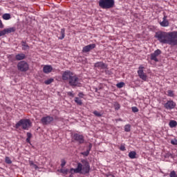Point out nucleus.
I'll list each match as a JSON object with an SVG mask.
<instances>
[{
	"mask_svg": "<svg viewBox=\"0 0 177 177\" xmlns=\"http://www.w3.org/2000/svg\"><path fill=\"white\" fill-rule=\"evenodd\" d=\"M94 66L97 68H99L100 70H104V68H107V65H106V64L102 62H96Z\"/></svg>",
	"mask_w": 177,
	"mask_h": 177,
	"instance_id": "obj_16",
	"label": "nucleus"
},
{
	"mask_svg": "<svg viewBox=\"0 0 177 177\" xmlns=\"http://www.w3.org/2000/svg\"><path fill=\"white\" fill-rule=\"evenodd\" d=\"M33 167H34L35 169H38V165L35 164V165H33Z\"/></svg>",
	"mask_w": 177,
	"mask_h": 177,
	"instance_id": "obj_47",
	"label": "nucleus"
},
{
	"mask_svg": "<svg viewBox=\"0 0 177 177\" xmlns=\"http://www.w3.org/2000/svg\"><path fill=\"white\" fill-rule=\"evenodd\" d=\"M70 86L73 88L75 86H81V82H80V78L76 75H73L69 81L68 82Z\"/></svg>",
	"mask_w": 177,
	"mask_h": 177,
	"instance_id": "obj_6",
	"label": "nucleus"
},
{
	"mask_svg": "<svg viewBox=\"0 0 177 177\" xmlns=\"http://www.w3.org/2000/svg\"><path fill=\"white\" fill-rule=\"evenodd\" d=\"M113 107H114L115 110L117 111L120 110V109H121V105H120V103H118V102H114Z\"/></svg>",
	"mask_w": 177,
	"mask_h": 177,
	"instance_id": "obj_25",
	"label": "nucleus"
},
{
	"mask_svg": "<svg viewBox=\"0 0 177 177\" xmlns=\"http://www.w3.org/2000/svg\"><path fill=\"white\" fill-rule=\"evenodd\" d=\"M22 50H28L30 49V46L27 44V42L22 41H21Z\"/></svg>",
	"mask_w": 177,
	"mask_h": 177,
	"instance_id": "obj_20",
	"label": "nucleus"
},
{
	"mask_svg": "<svg viewBox=\"0 0 177 177\" xmlns=\"http://www.w3.org/2000/svg\"><path fill=\"white\" fill-rule=\"evenodd\" d=\"M3 30L0 31V37H3Z\"/></svg>",
	"mask_w": 177,
	"mask_h": 177,
	"instance_id": "obj_48",
	"label": "nucleus"
},
{
	"mask_svg": "<svg viewBox=\"0 0 177 177\" xmlns=\"http://www.w3.org/2000/svg\"><path fill=\"white\" fill-rule=\"evenodd\" d=\"M59 172H61V174H64L65 175H67V174H68V169H61L59 170Z\"/></svg>",
	"mask_w": 177,
	"mask_h": 177,
	"instance_id": "obj_32",
	"label": "nucleus"
},
{
	"mask_svg": "<svg viewBox=\"0 0 177 177\" xmlns=\"http://www.w3.org/2000/svg\"><path fill=\"white\" fill-rule=\"evenodd\" d=\"M5 161L6 164H12V160H10V158L6 156L5 158Z\"/></svg>",
	"mask_w": 177,
	"mask_h": 177,
	"instance_id": "obj_35",
	"label": "nucleus"
},
{
	"mask_svg": "<svg viewBox=\"0 0 177 177\" xmlns=\"http://www.w3.org/2000/svg\"><path fill=\"white\" fill-rule=\"evenodd\" d=\"M73 139L75 140V142H77L79 145H83V143L85 142L84 136L78 133H75L73 136Z\"/></svg>",
	"mask_w": 177,
	"mask_h": 177,
	"instance_id": "obj_10",
	"label": "nucleus"
},
{
	"mask_svg": "<svg viewBox=\"0 0 177 177\" xmlns=\"http://www.w3.org/2000/svg\"><path fill=\"white\" fill-rule=\"evenodd\" d=\"M54 118L50 115H47L41 118V122L43 125H49L51 122H53Z\"/></svg>",
	"mask_w": 177,
	"mask_h": 177,
	"instance_id": "obj_9",
	"label": "nucleus"
},
{
	"mask_svg": "<svg viewBox=\"0 0 177 177\" xmlns=\"http://www.w3.org/2000/svg\"><path fill=\"white\" fill-rule=\"evenodd\" d=\"M80 154H82V156H84V157H88L89 156V150H86L84 152H81Z\"/></svg>",
	"mask_w": 177,
	"mask_h": 177,
	"instance_id": "obj_33",
	"label": "nucleus"
},
{
	"mask_svg": "<svg viewBox=\"0 0 177 177\" xmlns=\"http://www.w3.org/2000/svg\"><path fill=\"white\" fill-rule=\"evenodd\" d=\"M53 70V68L50 65H46L43 68V73L44 74H49L50 73H52Z\"/></svg>",
	"mask_w": 177,
	"mask_h": 177,
	"instance_id": "obj_17",
	"label": "nucleus"
},
{
	"mask_svg": "<svg viewBox=\"0 0 177 177\" xmlns=\"http://www.w3.org/2000/svg\"><path fill=\"white\" fill-rule=\"evenodd\" d=\"M133 113H138L139 111V109L136 106H133L131 108Z\"/></svg>",
	"mask_w": 177,
	"mask_h": 177,
	"instance_id": "obj_38",
	"label": "nucleus"
},
{
	"mask_svg": "<svg viewBox=\"0 0 177 177\" xmlns=\"http://www.w3.org/2000/svg\"><path fill=\"white\" fill-rule=\"evenodd\" d=\"M98 3L102 9H113L115 6L114 0H100Z\"/></svg>",
	"mask_w": 177,
	"mask_h": 177,
	"instance_id": "obj_4",
	"label": "nucleus"
},
{
	"mask_svg": "<svg viewBox=\"0 0 177 177\" xmlns=\"http://www.w3.org/2000/svg\"><path fill=\"white\" fill-rule=\"evenodd\" d=\"M165 109L166 110H172L173 109H175L176 107V103L174 102V100H168L165 104H164Z\"/></svg>",
	"mask_w": 177,
	"mask_h": 177,
	"instance_id": "obj_12",
	"label": "nucleus"
},
{
	"mask_svg": "<svg viewBox=\"0 0 177 177\" xmlns=\"http://www.w3.org/2000/svg\"><path fill=\"white\" fill-rule=\"evenodd\" d=\"M125 132H131V124H128L124 126Z\"/></svg>",
	"mask_w": 177,
	"mask_h": 177,
	"instance_id": "obj_29",
	"label": "nucleus"
},
{
	"mask_svg": "<svg viewBox=\"0 0 177 177\" xmlns=\"http://www.w3.org/2000/svg\"><path fill=\"white\" fill-rule=\"evenodd\" d=\"M0 28H3V24H2V21L0 19Z\"/></svg>",
	"mask_w": 177,
	"mask_h": 177,
	"instance_id": "obj_45",
	"label": "nucleus"
},
{
	"mask_svg": "<svg viewBox=\"0 0 177 177\" xmlns=\"http://www.w3.org/2000/svg\"><path fill=\"white\" fill-rule=\"evenodd\" d=\"M167 96H169V97H174V91L172 90L167 91Z\"/></svg>",
	"mask_w": 177,
	"mask_h": 177,
	"instance_id": "obj_31",
	"label": "nucleus"
},
{
	"mask_svg": "<svg viewBox=\"0 0 177 177\" xmlns=\"http://www.w3.org/2000/svg\"><path fill=\"white\" fill-rule=\"evenodd\" d=\"M68 96H71V97H74L75 96V94L73 93V91H69L67 93Z\"/></svg>",
	"mask_w": 177,
	"mask_h": 177,
	"instance_id": "obj_39",
	"label": "nucleus"
},
{
	"mask_svg": "<svg viewBox=\"0 0 177 177\" xmlns=\"http://www.w3.org/2000/svg\"><path fill=\"white\" fill-rule=\"evenodd\" d=\"M111 177H115L114 175L111 174Z\"/></svg>",
	"mask_w": 177,
	"mask_h": 177,
	"instance_id": "obj_50",
	"label": "nucleus"
},
{
	"mask_svg": "<svg viewBox=\"0 0 177 177\" xmlns=\"http://www.w3.org/2000/svg\"><path fill=\"white\" fill-rule=\"evenodd\" d=\"M75 102L79 106H82V100H80L79 97H75Z\"/></svg>",
	"mask_w": 177,
	"mask_h": 177,
	"instance_id": "obj_27",
	"label": "nucleus"
},
{
	"mask_svg": "<svg viewBox=\"0 0 177 177\" xmlns=\"http://www.w3.org/2000/svg\"><path fill=\"white\" fill-rule=\"evenodd\" d=\"M106 176H107V177L111 176V174L109 173L108 174H106Z\"/></svg>",
	"mask_w": 177,
	"mask_h": 177,
	"instance_id": "obj_49",
	"label": "nucleus"
},
{
	"mask_svg": "<svg viewBox=\"0 0 177 177\" xmlns=\"http://www.w3.org/2000/svg\"><path fill=\"white\" fill-rule=\"evenodd\" d=\"M17 68L19 71H21L22 73H26V71H28V68H30V66L26 61H21L17 64Z\"/></svg>",
	"mask_w": 177,
	"mask_h": 177,
	"instance_id": "obj_7",
	"label": "nucleus"
},
{
	"mask_svg": "<svg viewBox=\"0 0 177 177\" xmlns=\"http://www.w3.org/2000/svg\"><path fill=\"white\" fill-rule=\"evenodd\" d=\"M27 138H26V143H31V138H32V134L30 132L27 133Z\"/></svg>",
	"mask_w": 177,
	"mask_h": 177,
	"instance_id": "obj_24",
	"label": "nucleus"
},
{
	"mask_svg": "<svg viewBox=\"0 0 177 177\" xmlns=\"http://www.w3.org/2000/svg\"><path fill=\"white\" fill-rule=\"evenodd\" d=\"M29 164H30V165H32V166H34V162H32V160H30L29 161Z\"/></svg>",
	"mask_w": 177,
	"mask_h": 177,
	"instance_id": "obj_46",
	"label": "nucleus"
},
{
	"mask_svg": "<svg viewBox=\"0 0 177 177\" xmlns=\"http://www.w3.org/2000/svg\"><path fill=\"white\" fill-rule=\"evenodd\" d=\"M2 17H3V20H10V19L11 18L10 14H9V13H6V14L3 15Z\"/></svg>",
	"mask_w": 177,
	"mask_h": 177,
	"instance_id": "obj_26",
	"label": "nucleus"
},
{
	"mask_svg": "<svg viewBox=\"0 0 177 177\" xmlns=\"http://www.w3.org/2000/svg\"><path fill=\"white\" fill-rule=\"evenodd\" d=\"M170 142H171V145H174V146H176V145H177V140L176 139L171 140Z\"/></svg>",
	"mask_w": 177,
	"mask_h": 177,
	"instance_id": "obj_40",
	"label": "nucleus"
},
{
	"mask_svg": "<svg viewBox=\"0 0 177 177\" xmlns=\"http://www.w3.org/2000/svg\"><path fill=\"white\" fill-rule=\"evenodd\" d=\"M168 45L176 46L177 45V31L169 32Z\"/></svg>",
	"mask_w": 177,
	"mask_h": 177,
	"instance_id": "obj_5",
	"label": "nucleus"
},
{
	"mask_svg": "<svg viewBox=\"0 0 177 177\" xmlns=\"http://www.w3.org/2000/svg\"><path fill=\"white\" fill-rule=\"evenodd\" d=\"M170 128H176L177 127V122L175 120H171L169 123Z\"/></svg>",
	"mask_w": 177,
	"mask_h": 177,
	"instance_id": "obj_23",
	"label": "nucleus"
},
{
	"mask_svg": "<svg viewBox=\"0 0 177 177\" xmlns=\"http://www.w3.org/2000/svg\"><path fill=\"white\" fill-rule=\"evenodd\" d=\"M54 118V120H55V121H60V118H59V117H57V116H55V118Z\"/></svg>",
	"mask_w": 177,
	"mask_h": 177,
	"instance_id": "obj_43",
	"label": "nucleus"
},
{
	"mask_svg": "<svg viewBox=\"0 0 177 177\" xmlns=\"http://www.w3.org/2000/svg\"><path fill=\"white\" fill-rule=\"evenodd\" d=\"M161 54V50L157 49L153 53L151 54V60H153V62H158V56Z\"/></svg>",
	"mask_w": 177,
	"mask_h": 177,
	"instance_id": "obj_13",
	"label": "nucleus"
},
{
	"mask_svg": "<svg viewBox=\"0 0 177 177\" xmlns=\"http://www.w3.org/2000/svg\"><path fill=\"white\" fill-rule=\"evenodd\" d=\"M160 44H167L169 38V32L158 31L154 36Z\"/></svg>",
	"mask_w": 177,
	"mask_h": 177,
	"instance_id": "obj_2",
	"label": "nucleus"
},
{
	"mask_svg": "<svg viewBox=\"0 0 177 177\" xmlns=\"http://www.w3.org/2000/svg\"><path fill=\"white\" fill-rule=\"evenodd\" d=\"M78 97H84V93L82 92L79 93Z\"/></svg>",
	"mask_w": 177,
	"mask_h": 177,
	"instance_id": "obj_42",
	"label": "nucleus"
},
{
	"mask_svg": "<svg viewBox=\"0 0 177 177\" xmlns=\"http://www.w3.org/2000/svg\"><path fill=\"white\" fill-rule=\"evenodd\" d=\"M66 160L64 159H62L61 160V167H62V168H64V166L66 165Z\"/></svg>",
	"mask_w": 177,
	"mask_h": 177,
	"instance_id": "obj_37",
	"label": "nucleus"
},
{
	"mask_svg": "<svg viewBox=\"0 0 177 177\" xmlns=\"http://www.w3.org/2000/svg\"><path fill=\"white\" fill-rule=\"evenodd\" d=\"M125 84L124 82H120L116 84L117 88H123Z\"/></svg>",
	"mask_w": 177,
	"mask_h": 177,
	"instance_id": "obj_36",
	"label": "nucleus"
},
{
	"mask_svg": "<svg viewBox=\"0 0 177 177\" xmlns=\"http://www.w3.org/2000/svg\"><path fill=\"white\" fill-rule=\"evenodd\" d=\"M16 31V28L12 27L9 28H5L3 30V35H6V34H10V32H15Z\"/></svg>",
	"mask_w": 177,
	"mask_h": 177,
	"instance_id": "obj_18",
	"label": "nucleus"
},
{
	"mask_svg": "<svg viewBox=\"0 0 177 177\" xmlns=\"http://www.w3.org/2000/svg\"><path fill=\"white\" fill-rule=\"evenodd\" d=\"M120 150H121V151H125V150H127V149H125L124 145H121L120 147Z\"/></svg>",
	"mask_w": 177,
	"mask_h": 177,
	"instance_id": "obj_41",
	"label": "nucleus"
},
{
	"mask_svg": "<svg viewBox=\"0 0 177 177\" xmlns=\"http://www.w3.org/2000/svg\"><path fill=\"white\" fill-rule=\"evenodd\" d=\"M87 150H89V151H91V150H92V144H89L88 145V149Z\"/></svg>",
	"mask_w": 177,
	"mask_h": 177,
	"instance_id": "obj_44",
	"label": "nucleus"
},
{
	"mask_svg": "<svg viewBox=\"0 0 177 177\" xmlns=\"http://www.w3.org/2000/svg\"><path fill=\"white\" fill-rule=\"evenodd\" d=\"M19 127H21L24 131H28L32 127V122H31L30 119H21L15 124L16 129H19Z\"/></svg>",
	"mask_w": 177,
	"mask_h": 177,
	"instance_id": "obj_3",
	"label": "nucleus"
},
{
	"mask_svg": "<svg viewBox=\"0 0 177 177\" xmlns=\"http://www.w3.org/2000/svg\"><path fill=\"white\" fill-rule=\"evenodd\" d=\"M15 59H16V60H24V59H26V55H24L23 53L17 54L15 56Z\"/></svg>",
	"mask_w": 177,
	"mask_h": 177,
	"instance_id": "obj_19",
	"label": "nucleus"
},
{
	"mask_svg": "<svg viewBox=\"0 0 177 177\" xmlns=\"http://www.w3.org/2000/svg\"><path fill=\"white\" fill-rule=\"evenodd\" d=\"M95 92H97V88H95Z\"/></svg>",
	"mask_w": 177,
	"mask_h": 177,
	"instance_id": "obj_51",
	"label": "nucleus"
},
{
	"mask_svg": "<svg viewBox=\"0 0 177 177\" xmlns=\"http://www.w3.org/2000/svg\"><path fill=\"white\" fill-rule=\"evenodd\" d=\"M53 81H55V80H54L53 78H50V79H48V80L44 81V84H45L46 85H50V84H51L52 82H53Z\"/></svg>",
	"mask_w": 177,
	"mask_h": 177,
	"instance_id": "obj_28",
	"label": "nucleus"
},
{
	"mask_svg": "<svg viewBox=\"0 0 177 177\" xmlns=\"http://www.w3.org/2000/svg\"><path fill=\"white\" fill-rule=\"evenodd\" d=\"M93 114H94V115H95V117H102V115H103V113H101L100 112H99L97 111H94L93 112Z\"/></svg>",
	"mask_w": 177,
	"mask_h": 177,
	"instance_id": "obj_30",
	"label": "nucleus"
},
{
	"mask_svg": "<svg viewBox=\"0 0 177 177\" xmlns=\"http://www.w3.org/2000/svg\"><path fill=\"white\" fill-rule=\"evenodd\" d=\"M95 48H96V44H88V45L85 46L84 47H83L82 53H88V52H91V50H92V49H95Z\"/></svg>",
	"mask_w": 177,
	"mask_h": 177,
	"instance_id": "obj_14",
	"label": "nucleus"
},
{
	"mask_svg": "<svg viewBox=\"0 0 177 177\" xmlns=\"http://www.w3.org/2000/svg\"><path fill=\"white\" fill-rule=\"evenodd\" d=\"M82 162V163H81ZM81 162H77V168H71L70 174H81L82 175H86L91 171V165L86 160L83 159Z\"/></svg>",
	"mask_w": 177,
	"mask_h": 177,
	"instance_id": "obj_1",
	"label": "nucleus"
},
{
	"mask_svg": "<svg viewBox=\"0 0 177 177\" xmlns=\"http://www.w3.org/2000/svg\"><path fill=\"white\" fill-rule=\"evenodd\" d=\"M167 17H168L165 15L162 18V21L159 22V24L161 26V27H168V26H169V21L167 20Z\"/></svg>",
	"mask_w": 177,
	"mask_h": 177,
	"instance_id": "obj_15",
	"label": "nucleus"
},
{
	"mask_svg": "<svg viewBox=\"0 0 177 177\" xmlns=\"http://www.w3.org/2000/svg\"><path fill=\"white\" fill-rule=\"evenodd\" d=\"M143 69H145V66H143V65H140L138 67V77L142 80V81H147V75H146V73H145V71H143Z\"/></svg>",
	"mask_w": 177,
	"mask_h": 177,
	"instance_id": "obj_8",
	"label": "nucleus"
},
{
	"mask_svg": "<svg viewBox=\"0 0 177 177\" xmlns=\"http://www.w3.org/2000/svg\"><path fill=\"white\" fill-rule=\"evenodd\" d=\"M74 73L73 72H71V71H66L64 72H63L62 73V78L63 80V81H69L72 77V75H73Z\"/></svg>",
	"mask_w": 177,
	"mask_h": 177,
	"instance_id": "obj_11",
	"label": "nucleus"
},
{
	"mask_svg": "<svg viewBox=\"0 0 177 177\" xmlns=\"http://www.w3.org/2000/svg\"><path fill=\"white\" fill-rule=\"evenodd\" d=\"M170 177H177L176 171H171L169 174Z\"/></svg>",
	"mask_w": 177,
	"mask_h": 177,
	"instance_id": "obj_34",
	"label": "nucleus"
},
{
	"mask_svg": "<svg viewBox=\"0 0 177 177\" xmlns=\"http://www.w3.org/2000/svg\"><path fill=\"white\" fill-rule=\"evenodd\" d=\"M129 157L131 160H133L134 158H136V151H132L129 153Z\"/></svg>",
	"mask_w": 177,
	"mask_h": 177,
	"instance_id": "obj_21",
	"label": "nucleus"
},
{
	"mask_svg": "<svg viewBox=\"0 0 177 177\" xmlns=\"http://www.w3.org/2000/svg\"><path fill=\"white\" fill-rule=\"evenodd\" d=\"M60 33L61 37H59V39H64V37H66V29L62 28Z\"/></svg>",
	"mask_w": 177,
	"mask_h": 177,
	"instance_id": "obj_22",
	"label": "nucleus"
}]
</instances>
